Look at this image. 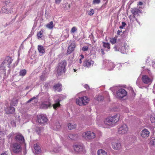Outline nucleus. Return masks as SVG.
I'll use <instances>...</instances> for the list:
<instances>
[{"mask_svg": "<svg viewBox=\"0 0 155 155\" xmlns=\"http://www.w3.org/2000/svg\"><path fill=\"white\" fill-rule=\"evenodd\" d=\"M81 59H80L79 60V63L80 64H81V63H82V61H81Z\"/></svg>", "mask_w": 155, "mask_h": 155, "instance_id": "63", "label": "nucleus"}, {"mask_svg": "<svg viewBox=\"0 0 155 155\" xmlns=\"http://www.w3.org/2000/svg\"><path fill=\"white\" fill-rule=\"evenodd\" d=\"M12 149L15 153H18L21 151L20 144L17 143L13 144Z\"/></svg>", "mask_w": 155, "mask_h": 155, "instance_id": "17", "label": "nucleus"}, {"mask_svg": "<svg viewBox=\"0 0 155 155\" xmlns=\"http://www.w3.org/2000/svg\"><path fill=\"white\" fill-rule=\"evenodd\" d=\"M43 32L42 31H40L37 34V37L38 38H41L43 36Z\"/></svg>", "mask_w": 155, "mask_h": 155, "instance_id": "44", "label": "nucleus"}, {"mask_svg": "<svg viewBox=\"0 0 155 155\" xmlns=\"http://www.w3.org/2000/svg\"><path fill=\"white\" fill-rule=\"evenodd\" d=\"M152 66L154 68H155V61H154L153 62H152Z\"/></svg>", "mask_w": 155, "mask_h": 155, "instance_id": "55", "label": "nucleus"}, {"mask_svg": "<svg viewBox=\"0 0 155 155\" xmlns=\"http://www.w3.org/2000/svg\"><path fill=\"white\" fill-rule=\"evenodd\" d=\"M114 48L115 51H120L123 54H127L128 52V46L126 43H124L123 46L121 48H119L118 46L117 45L115 46Z\"/></svg>", "mask_w": 155, "mask_h": 155, "instance_id": "10", "label": "nucleus"}, {"mask_svg": "<svg viewBox=\"0 0 155 155\" xmlns=\"http://www.w3.org/2000/svg\"><path fill=\"white\" fill-rule=\"evenodd\" d=\"M35 130L37 134H39L41 133L42 130V128L41 127H39L38 126H36L35 128Z\"/></svg>", "mask_w": 155, "mask_h": 155, "instance_id": "33", "label": "nucleus"}, {"mask_svg": "<svg viewBox=\"0 0 155 155\" xmlns=\"http://www.w3.org/2000/svg\"><path fill=\"white\" fill-rule=\"evenodd\" d=\"M143 3L142 2H137V5L138 6L140 5V6H142L143 5Z\"/></svg>", "mask_w": 155, "mask_h": 155, "instance_id": "51", "label": "nucleus"}, {"mask_svg": "<svg viewBox=\"0 0 155 155\" xmlns=\"http://www.w3.org/2000/svg\"><path fill=\"white\" fill-rule=\"evenodd\" d=\"M110 41L112 44H114L117 41V38L115 37L111 38L110 40Z\"/></svg>", "mask_w": 155, "mask_h": 155, "instance_id": "42", "label": "nucleus"}, {"mask_svg": "<svg viewBox=\"0 0 155 155\" xmlns=\"http://www.w3.org/2000/svg\"><path fill=\"white\" fill-rule=\"evenodd\" d=\"M12 62V60L11 58L9 57H6L0 66V70L5 71L6 66H8L9 67Z\"/></svg>", "mask_w": 155, "mask_h": 155, "instance_id": "6", "label": "nucleus"}, {"mask_svg": "<svg viewBox=\"0 0 155 155\" xmlns=\"http://www.w3.org/2000/svg\"><path fill=\"white\" fill-rule=\"evenodd\" d=\"M80 59H82L84 58V55H83V54L80 55Z\"/></svg>", "mask_w": 155, "mask_h": 155, "instance_id": "57", "label": "nucleus"}, {"mask_svg": "<svg viewBox=\"0 0 155 155\" xmlns=\"http://www.w3.org/2000/svg\"><path fill=\"white\" fill-rule=\"evenodd\" d=\"M126 24L125 22H122V25L120 26V28L121 29H122L125 26Z\"/></svg>", "mask_w": 155, "mask_h": 155, "instance_id": "48", "label": "nucleus"}, {"mask_svg": "<svg viewBox=\"0 0 155 155\" xmlns=\"http://www.w3.org/2000/svg\"><path fill=\"white\" fill-rule=\"evenodd\" d=\"M107 2H108V0H107V1H106V2L102 6V7H106V5H107Z\"/></svg>", "mask_w": 155, "mask_h": 155, "instance_id": "54", "label": "nucleus"}, {"mask_svg": "<svg viewBox=\"0 0 155 155\" xmlns=\"http://www.w3.org/2000/svg\"><path fill=\"white\" fill-rule=\"evenodd\" d=\"M18 103V100L13 99L12 101V102L11 103V106H15Z\"/></svg>", "mask_w": 155, "mask_h": 155, "instance_id": "39", "label": "nucleus"}, {"mask_svg": "<svg viewBox=\"0 0 155 155\" xmlns=\"http://www.w3.org/2000/svg\"><path fill=\"white\" fill-rule=\"evenodd\" d=\"M83 137L86 139L94 138L95 137L94 133L90 131L86 132L82 134Z\"/></svg>", "mask_w": 155, "mask_h": 155, "instance_id": "14", "label": "nucleus"}, {"mask_svg": "<svg viewBox=\"0 0 155 155\" xmlns=\"http://www.w3.org/2000/svg\"><path fill=\"white\" fill-rule=\"evenodd\" d=\"M66 97V96L62 94H58L54 97V99L55 104L53 105V107L55 109H56L57 108L60 106L59 102L61 101Z\"/></svg>", "mask_w": 155, "mask_h": 155, "instance_id": "4", "label": "nucleus"}, {"mask_svg": "<svg viewBox=\"0 0 155 155\" xmlns=\"http://www.w3.org/2000/svg\"><path fill=\"white\" fill-rule=\"evenodd\" d=\"M95 99L98 101H102L104 99V97L101 95H98L96 96Z\"/></svg>", "mask_w": 155, "mask_h": 155, "instance_id": "38", "label": "nucleus"}, {"mask_svg": "<svg viewBox=\"0 0 155 155\" xmlns=\"http://www.w3.org/2000/svg\"><path fill=\"white\" fill-rule=\"evenodd\" d=\"M137 85L140 88H142L143 87L141 86V82L140 78L139 77L136 81Z\"/></svg>", "mask_w": 155, "mask_h": 155, "instance_id": "34", "label": "nucleus"}, {"mask_svg": "<svg viewBox=\"0 0 155 155\" xmlns=\"http://www.w3.org/2000/svg\"><path fill=\"white\" fill-rule=\"evenodd\" d=\"M8 138H11V139L14 137L15 141L20 143H23L24 141L23 136L19 133L14 134L12 132L8 136Z\"/></svg>", "mask_w": 155, "mask_h": 155, "instance_id": "3", "label": "nucleus"}, {"mask_svg": "<svg viewBox=\"0 0 155 155\" xmlns=\"http://www.w3.org/2000/svg\"><path fill=\"white\" fill-rule=\"evenodd\" d=\"M117 65H118L119 67L121 66V65L120 64H118Z\"/></svg>", "mask_w": 155, "mask_h": 155, "instance_id": "64", "label": "nucleus"}, {"mask_svg": "<svg viewBox=\"0 0 155 155\" xmlns=\"http://www.w3.org/2000/svg\"><path fill=\"white\" fill-rule=\"evenodd\" d=\"M94 61L91 60H86L83 63V66L86 68H89L93 66Z\"/></svg>", "mask_w": 155, "mask_h": 155, "instance_id": "18", "label": "nucleus"}, {"mask_svg": "<svg viewBox=\"0 0 155 155\" xmlns=\"http://www.w3.org/2000/svg\"><path fill=\"white\" fill-rule=\"evenodd\" d=\"M61 127L60 123L58 122L54 123L51 125V128L54 130H58Z\"/></svg>", "mask_w": 155, "mask_h": 155, "instance_id": "21", "label": "nucleus"}, {"mask_svg": "<svg viewBox=\"0 0 155 155\" xmlns=\"http://www.w3.org/2000/svg\"><path fill=\"white\" fill-rule=\"evenodd\" d=\"M120 32H121V31H120L119 30H118L117 32V34H120L119 33Z\"/></svg>", "mask_w": 155, "mask_h": 155, "instance_id": "61", "label": "nucleus"}, {"mask_svg": "<svg viewBox=\"0 0 155 155\" xmlns=\"http://www.w3.org/2000/svg\"><path fill=\"white\" fill-rule=\"evenodd\" d=\"M5 110L7 114H12L15 111V109L13 107H7L5 109Z\"/></svg>", "mask_w": 155, "mask_h": 155, "instance_id": "22", "label": "nucleus"}, {"mask_svg": "<svg viewBox=\"0 0 155 155\" xmlns=\"http://www.w3.org/2000/svg\"><path fill=\"white\" fill-rule=\"evenodd\" d=\"M150 120L152 124L154 123H155V117L151 116L150 117Z\"/></svg>", "mask_w": 155, "mask_h": 155, "instance_id": "45", "label": "nucleus"}, {"mask_svg": "<svg viewBox=\"0 0 155 155\" xmlns=\"http://www.w3.org/2000/svg\"><path fill=\"white\" fill-rule=\"evenodd\" d=\"M16 11V8L10 2L6 1L5 3L4 6L2 7L0 12L6 14L9 13L11 14L15 12Z\"/></svg>", "mask_w": 155, "mask_h": 155, "instance_id": "2", "label": "nucleus"}, {"mask_svg": "<svg viewBox=\"0 0 155 155\" xmlns=\"http://www.w3.org/2000/svg\"><path fill=\"white\" fill-rule=\"evenodd\" d=\"M84 86L86 89H89V86L87 84H85L84 85Z\"/></svg>", "mask_w": 155, "mask_h": 155, "instance_id": "52", "label": "nucleus"}, {"mask_svg": "<svg viewBox=\"0 0 155 155\" xmlns=\"http://www.w3.org/2000/svg\"><path fill=\"white\" fill-rule=\"evenodd\" d=\"M61 150V148L58 147L57 148H54L53 149H52L51 150H50L51 152H54L55 153H58Z\"/></svg>", "mask_w": 155, "mask_h": 155, "instance_id": "40", "label": "nucleus"}, {"mask_svg": "<svg viewBox=\"0 0 155 155\" xmlns=\"http://www.w3.org/2000/svg\"><path fill=\"white\" fill-rule=\"evenodd\" d=\"M89 101V98L87 97L84 96L76 99V102L79 106H82L86 105Z\"/></svg>", "mask_w": 155, "mask_h": 155, "instance_id": "9", "label": "nucleus"}, {"mask_svg": "<svg viewBox=\"0 0 155 155\" xmlns=\"http://www.w3.org/2000/svg\"><path fill=\"white\" fill-rule=\"evenodd\" d=\"M141 79L143 83L146 84H150L152 81L153 76L150 75V76L149 77L147 75H143Z\"/></svg>", "mask_w": 155, "mask_h": 155, "instance_id": "11", "label": "nucleus"}, {"mask_svg": "<svg viewBox=\"0 0 155 155\" xmlns=\"http://www.w3.org/2000/svg\"><path fill=\"white\" fill-rule=\"evenodd\" d=\"M125 109H126V110H125V111L126 113H128V112H129V111L128 110V108H126Z\"/></svg>", "mask_w": 155, "mask_h": 155, "instance_id": "59", "label": "nucleus"}, {"mask_svg": "<svg viewBox=\"0 0 155 155\" xmlns=\"http://www.w3.org/2000/svg\"><path fill=\"white\" fill-rule=\"evenodd\" d=\"M61 1V0H55V2L56 4H59Z\"/></svg>", "mask_w": 155, "mask_h": 155, "instance_id": "53", "label": "nucleus"}, {"mask_svg": "<svg viewBox=\"0 0 155 155\" xmlns=\"http://www.w3.org/2000/svg\"><path fill=\"white\" fill-rule=\"evenodd\" d=\"M140 10L138 9L134 8L131 10V12L134 15H137L140 13Z\"/></svg>", "mask_w": 155, "mask_h": 155, "instance_id": "32", "label": "nucleus"}, {"mask_svg": "<svg viewBox=\"0 0 155 155\" xmlns=\"http://www.w3.org/2000/svg\"><path fill=\"white\" fill-rule=\"evenodd\" d=\"M150 132L149 131L146 129H144L141 131V135L143 138H147L149 136Z\"/></svg>", "mask_w": 155, "mask_h": 155, "instance_id": "19", "label": "nucleus"}, {"mask_svg": "<svg viewBox=\"0 0 155 155\" xmlns=\"http://www.w3.org/2000/svg\"><path fill=\"white\" fill-rule=\"evenodd\" d=\"M45 96L46 97V101L42 102L40 105V108L42 109H47L50 107L51 105L49 94L47 93L45 94Z\"/></svg>", "mask_w": 155, "mask_h": 155, "instance_id": "8", "label": "nucleus"}, {"mask_svg": "<svg viewBox=\"0 0 155 155\" xmlns=\"http://www.w3.org/2000/svg\"><path fill=\"white\" fill-rule=\"evenodd\" d=\"M78 137L77 134H70L68 135V137L71 140H75Z\"/></svg>", "mask_w": 155, "mask_h": 155, "instance_id": "31", "label": "nucleus"}, {"mask_svg": "<svg viewBox=\"0 0 155 155\" xmlns=\"http://www.w3.org/2000/svg\"><path fill=\"white\" fill-rule=\"evenodd\" d=\"M128 131V128L126 124H124L119 126L118 130L119 134H124L127 133Z\"/></svg>", "mask_w": 155, "mask_h": 155, "instance_id": "12", "label": "nucleus"}, {"mask_svg": "<svg viewBox=\"0 0 155 155\" xmlns=\"http://www.w3.org/2000/svg\"><path fill=\"white\" fill-rule=\"evenodd\" d=\"M67 64V62L64 61H61L58 64L57 68V70L58 75L61 74L65 72V67Z\"/></svg>", "mask_w": 155, "mask_h": 155, "instance_id": "5", "label": "nucleus"}, {"mask_svg": "<svg viewBox=\"0 0 155 155\" xmlns=\"http://www.w3.org/2000/svg\"><path fill=\"white\" fill-rule=\"evenodd\" d=\"M77 30V29L76 27H73L71 30V31L72 33H74Z\"/></svg>", "mask_w": 155, "mask_h": 155, "instance_id": "50", "label": "nucleus"}, {"mask_svg": "<svg viewBox=\"0 0 155 155\" xmlns=\"http://www.w3.org/2000/svg\"><path fill=\"white\" fill-rule=\"evenodd\" d=\"M115 65L111 61L105 60L103 62V67L106 68L109 71H111L115 68Z\"/></svg>", "mask_w": 155, "mask_h": 155, "instance_id": "7", "label": "nucleus"}, {"mask_svg": "<svg viewBox=\"0 0 155 155\" xmlns=\"http://www.w3.org/2000/svg\"><path fill=\"white\" fill-rule=\"evenodd\" d=\"M24 48V45L23 43H22L20 46L19 51H20L21 50L23 49Z\"/></svg>", "mask_w": 155, "mask_h": 155, "instance_id": "49", "label": "nucleus"}, {"mask_svg": "<svg viewBox=\"0 0 155 155\" xmlns=\"http://www.w3.org/2000/svg\"><path fill=\"white\" fill-rule=\"evenodd\" d=\"M101 53L103 54H105V53L104 52V49H101Z\"/></svg>", "mask_w": 155, "mask_h": 155, "instance_id": "56", "label": "nucleus"}, {"mask_svg": "<svg viewBox=\"0 0 155 155\" xmlns=\"http://www.w3.org/2000/svg\"><path fill=\"white\" fill-rule=\"evenodd\" d=\"M102 43L103 46L105 50L107 51H110V44L108 42H103Z\"/></svg>", "mask_w": 155, "mask_h": 155, "instance_id": "25", "label": "nucleus"}, {"mask_svg": "<svg viewBox=\"0 0 155 155\" xmlns=\"http://www.w3.org/2000/svg\"><path fill=\"white\" fill-rule=\"evenodd\" d=\"M74 150L78 153L84 152V147L83 145H76L73 146Z\"/></svg>", "mask_w": 155, "mask_h": 155, "instance_id": "16", "label": "nucleus"}, {"mask_svg": "<svg viewBox=\"0 0 155 155\" xmlns=\"http://www.w3.org/2000/svg\"><path fill=\"white\" fill-rule=\"evenodd\" d=\"M150 143L151 145H155V137H153L151 139Z\"/></svg>", "mask_w": 155, "mask_h": 155, "instance_id": "43", "label": "nucleus"}, {"mask_svg": "<svg viewBox=\"0 0 155 155\" xmlns=\"http://www.w3.org/2000/svg\"><path fill=\"white\" fill-rule=\"evenodd\" d=\"M112 147L114 149L118 150L120 148V144L117 143L113 142Z\"/></svg>", "mask_w": 155, "mask_h": 155, "instance_id": "26", "label": "nucleus"}, {"mask_svg": "<svg viewBox=\"0 0 155 155\" xmlns=\"http://www.w3.org/2000/svg\"><path fill=\"white\" fill-rule=\"evenodd\" d=\"M47 77V75L46 74H43L40 76V80L42 81H43L46 80Z\"/></svg>", "mask_w": 155, "mask_h": 155, "instance_id": "37", "label": "nucleus"}, {"mask_svg": "<svg viewBox=\"0 0 155 155\" xmlns=\"http://www.w3.org/2000/svg\"><path fill=\"white\" fill-rule=\"evenodd\" d=\"M75 47V45L74 43H72L68 47L67 53L69 54H71L74 50Z\"/></svg>", "mask_w": 155, "mask_h": 155, "instance_id": "23", "label": "nucleus"}, {"mask_svg": "<svg viewBox=\"0 0 155 155\" xmlns=\"http://www.w3.org/2000/svg\"><path fill=\"white\" fill-rule=\"evenodd\" d=\"M49 84L48 83H46L45 85V86L46 87H47L48 85Z\"/></svg>", "mask_w": 155, "mask_h": 155, "instance_id": "60", "label": "nucleus"}, {"mask_svg": "<svg viewBox=\"0 0 155 155\" xmlns=\"http://www.w3.org/2000/svg\"><path fill=\"white\" fill-rule=\"evenodd\" d=\"M87 13L89 15H92L94 13V10L93 9H91L90 10H88L87 11Z\"/></svg>", "mask_w": 155, "mask_h": 155, "instance_id": "41", "label": "nucleus"}, {"mask_svg": "<svg viewBox=\"0 0 155 155\" xmlns=\"http://www.w3.org/2000/svg\"><path fill=\"white\" fill-rule=\"evenodd\" d=\"M74 72H78V69H74Z\"/></svg>", "mask_w": 155, "mask_h": 155, "instance_id": "58", "label": "nucleus"}, {"mask_svg": "<svg viewBox=\"0 0 155 155\" xmlns=\"http://www.w3.org/2000/svg\"><path fill=\"white\" fill-rule=\"evenodd\" d=\"M119 117L118 115L115 114L114 116L108 117L105 119L104 123L101 126L104 128H110L114 126L118 121ZM100 126H101L100 125Z\"/></svg>", "mask_w": 155, "mask_h": 155, "instance_id": "1", "label": "nucleus"}, {"mask_svg": "<svg viewBox=\"0 0 155 155\" xmlns=\"http://www.w3.org/2000/svg\"><path fill=\"white\" fill-rule=\"evenodd\" d=\"M53 88L55 91H57L59 92L62 90V86L61 84L58 83L55 84Z\"/></svg>", "mask_w": 155, "mask_h": 155, "instance_id": "24", "label": "nucleus"}, {"mask_svg": "<svg viewBox=\"0 0 155 155\" xmlns=\"http://www.w3.org/2000/svg\"><path fill=\"white\" fill-rule=\"evenodd\" d=\"M47 121L48 119L45 114H42L37 116V121L39 123L44 124L47 123Z\"/></svg>", "mask_w": 155, "mask_h": 155, "instance_id": "13", "label": "nucleus"}, {"mask_svg": "<svg viewBox=\"0 0 155 155\" xmlns=\"http://www.w3.org/2000/svg\"><path fill=\"white\" fill-rule=\"evenodd\" d=\"M26 72H27L26 70L22 69L19 72V75L21 76H24L26 75Z\"/></svg>", "mask_w": 155, "mask_h": 155, "instance_id": "36", "label": "nucleus"}, {"mask_svg": "<svg viewBox=\"0 0 155 155\" xmlns=\"http://www.w3.org/2000/svg\"><path fill=\"white\" fill-rule=\"evenodd\" d=\"M127 95V91L124 89L120 88L117 92V96L118 98H122Z\"/></svg>", "mask_w": 155, "mask_h": 155, "instance_id": "15", "label": "nucleus"}, {"mask_svg": "<svg viewBox=\"0 0 155 155\" xmlns=\"http://www.w3.org/2000/svg\"><path fill=\"white\" fill-rule=\"evenodd\" d=\"M1 155H7L6 153H3L1 154Z\"/></svg>", "mask_w": 155, "mask_h": 155, "instance_id": "62", "label": "nucleus"}, {"mask_svg": "<svg viewBox=\"0 0 155 155\" xmlns=\"http://www.w3.org/2000/svg\"><path fill=\"white\" fill-rule=\"evenodd\" d=\"M97 155H107L106 152L103 149L99 150L97 151Z\"/></svg>", "mask_w": 155, "mask_h": 155, "instance_id": "29", "label": "nucleus"}, {"mask_svg": "<svg viewBox=\"0 0 155 155\" xmlns=\"http://www.w3.org/2000/svg\"><path fill=\"white\" fill-rule=\"evenodd\" d=\"M76 126V125L75 124H72L69 123L68 125V128L69 130H72L75 128Z\"/></svg>", "mask_w": 155, "mask_h": 155, "instance_id": "35", "label": "nucleus"}, {"mask_svg": "<svg viewBox=\"0 0 155 155\" xmlns=\"http://www.w3.org/2000/svg\"><path fill=\"white\" fill-rule=\"evenodd\" d=\"M38 102V100L36 97H34L28 100L27 102V103L30 102H31L32 104H34Z\"/></svg>", "mask_w": 155, "mask_h": 155, "instance_id": "28", "label": "nucleus"}, {"mask_svg": "<svg viewBox=\"0 0 155 155\" xmlns=\"http://www.w3.org/2000/svg\"><path fill=\"white\" fill-rule=\"evenodd\" d=\"M54 26L53 22L52 21H51L48 24L46 25V27L48 28L51 29L53 28Z\"/></svg>", "mask_w": 155, "mask_h": 155, "instance_id": "30", "label": "nucleus"}, {"mask_svg": "<svg viewBox=\"0 0 155 155\" xmlns=\"http://www.w3.org/2000/svg\"><path fill=\"white\" fill-rule=\"evenodd\" d=\"M101 2L100 0H93V4H99Z\"/></svg>", "mask_w": 155, "mask_h": 155, "instance_id": "46", "label": "nucleus"}, {"mask_svg": "<svg viewBox=\"0 0 155 155\" xmlns=\"http://www.w3.org/2000/svg\"><path fill=\"white\" fill-rule=\"evenodd\" d=\"M38 49L40 53L43 54L45 52L44 47L41 45H39L38 46Z\"/></svg>", "mask_w": 155, "mask_h": 155, "instance_id": "27", "label": "nucleus"}, {"mask_svg": "<svg viewBox=\"0 0 155 155\" xmlns=\"http://www.w3.org/2000/svg\"><path fill=\"white\" fill-rule=\"evenodd\" d=\"M34 150H33V152L35 154H38L40 153L41 150L39 144L38 143H36L34 144Z\"/></svg>", "mask_w": 155, "mask_h": 155, "instance_id": "20", "label": "nucleus"}, {"mask_svg": "<svg viewBox=\"0 0 155 155\" xmlns=\"http://www.w3.org/2000/svg\"><path fill=\"white\" fill-rule=\"evenodd\" d=\"M88 48H89L87 46H84L83 47L82 50L84 51H87L88 49Z\"/></svg>", "mask_w": 155, "mask_h": 155, "instance_id": "47", "label": "nucleus"}]
</instances>
